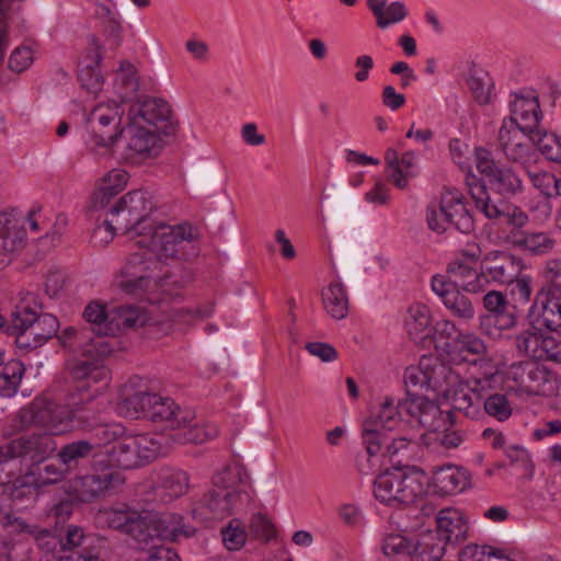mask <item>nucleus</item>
<instances>
[{"label": "nucleus", "instance_id": "obj_45", "mask_svg": "<svg viewBox=\"0 0 561 561\" xmlns=\"http://www.w3.org/2000/svg\"><path fill=\"white\" fill-rule=\"evenodd\" d=\"M556 239L547 232L525 233L515 240V244L535 255L549 254L556 247Z\"/></svg>", "mask_w": 561, "mask_h": 561}, {"label": "nucleus", "instance_id": "obj_32", "mask_svg": "<svg viewBox=\"0 0 561 561\" xmlns=\"http://www.w3.org/2000/svg\"><path fill=\"white\" fill-rule=\"evenodd\" d=\"M322 305L325 312L336 320L344 319L348 313V297L342 283L329 284L321 293Z\"/></svg>", "mask_w": 561, "mask_h": 561}, {"label": "nucleus", "instance_id": "obj_3", "mask_svg": "<svg viewBox=\"0 0 561 561\" xmlns=\"http://www.w3.org/2000/svg\"><path fill=\"white\" fill-rule=\"evenodd\" d=\"M199 232L191 224L176 226L159 225L148 227V232L139 236L136 244L150 249L167 265L178 261H187L198 254Z\"/></svg>", "mask_w": 561, "mask_h": 561}, {"label": "nucleus", "instance_id": "obj_21", "mask_svg": "<svg viewBox=\"0 0 561 561\" xmlns=\"http://www.w3.org/2000/svg\"><path fill=\"white\" fill-rule=\"evenodd\" d=\"M98 540L92 533L78 525H68L61 534V558L65 561H77L94 550Z\"/></svg>", "mask_w": 561, "mask_h": 561}, {"label": "nucleus", "instance_id": "obj_58", "mask_svg": "<svg viewBox=\"0 0 561 561\" xmlns=\"http://www.w3.org/2000/svg\"><path fill=\"white\" fill-rule=\"evenodd\" d=\"M213 311V306L203 310L201 308H170L164 310L167 317L172 322L188 323L192 319H204Z\"/></svg>", "mask_w": 561, "mask_h": 561}, {"label": "nucleus", "instance_id": "obj_9", "mask_svg": "<svg viewBox=\"0 0 561 561\" xmlns=\"http://www.w3.org/2000/svg\"><path fill=\"white\" fill-rule=\"evenodd\" d=\"M153 209L151 196L145 191H133L124 195L119 202L112 207L111 214L115 217V225L124 233L135 231L141 236L146 227L141 224Z\"/></svg>", "mask_w": 561, "mask_h": 561}, {"label": "nucleus", "instance_id": "obj_59", "mask_svg": "<svg viewBox=\"0 0 561 561\" xmlns=\"http://www.w3.org/2000/svg\"><path fill=\"white\" fill-rule=\"evenodd\" d=\"M83 317L91 324L90 328H95L99 334L107 332L108 325L106 321L108 314L105 313L104 306L98 302H90L84 309Z\"/></svg>", "mask_w": 561, "mask_h": 561}, {"label": "nucleus", "instance_id": "obj_53", "mask_svg": "<svg viewBox=\"0 0 561 561\" xmlns=\"http://www.w3.org/2000/svg\"><path fill=\"white\" fill-rule=\"evenodd\" d=\"M547 286L538 295L537 299L545 295L546 299L561 297V260H550L545 268Z\"/></svg>", "mask_w": 561, "mask_h": 561}, {"label": "nucleus", "instance_id": "obj_30", "mask_svg": "<svg viewBox=\"0 0 561 561\" xmlns=\"http://www.w3.org/2000/svg\"><path fill=\"white\" fill-rule=\"evenodd\" d=\"M26 230L21 219L0 214V254L15 252L25 247Z\"/></svg>", "mask_w": 561, "mask_h": 561}, {"label": "nucleus", "instance_id": "obj_60", "mask_svg": "<svg viewBox=\"0 0 561 561\" xmlns=\"http://www.w3.org/2000/svg\"><path fill=\"white\" fill-rule=\"evenodd\" d=\"M65 469L55 463H37V488L59 482Z\"/></svg>", "mask_w": 561, "mask_h": 561}, {"label": "nucleus", "instance_id": "obj_56", "mask_svg": "<svg viewBox=\"0 0 561 561\" xmlns=\"http://www.w3.org/2000/svg\"><path fill=\"white\" fill-rule=\"evenodd\" d=\"M386 430L377 426L373 421H365L363 424V440L366 446L367 454L371 457L379 454L382 445L386 443Z\"/></svg>", "mask_w": 561, "mask_h": 561}, {"label": "nucleus", "instance_id": "obj_43", "mask_svg": "<svg viewBox=\"0 0 561 561\" xmlns=\"http://www.w3.org/2000/svg\"><path fill=\"white\" fill-rule=\"evenodd\" d=\"M527 136L548 160L561 162V141L554 134H549L538 127L536 131L529 133Z\"/></svg>", "mask_w": 561, "mask_h": 561}, {"label": "nucleus", "instance_id": "obj_63", "mask_svg": "<svg viewBox=\"0 0 561 561\" xmlns=\"http://www.w3.org/2000/svg\"><path fill=\"white\" fill-rule=\"evenodd\" d=\"M34 54L31 47H18L9 58V68L14 72H22L31 66Z\"/></svg>", "mask_w": 561, "mask_h": 561}, {"label": "nucleus", "instance_id": "obj_27", "mask_svg": "<svg viewBox=\"0 0 561 561\" xmlns=\"http://www.w3.org/2000/svg\"><path fill=\"white\" fill-rule=\"evenodd\" d=\"M468 192L479 209L489 219H499L506 216L504 203H493L485 183L476 174L468 172L466 175Z\"/></svg>", "mask_w": 561, "mask_h": 561}, {"label": "nucleus", "instance_id": "obj_22", "mask_svg": "<svg viewBox=\"0 0 561 561\" xmlns=\"http://www.w3.org/2000/svg\"><path fill=\"white\" fill-rule=\"evenodd\" d=\"M508 125L516 126L524 135L536 131L540 122V106L537 96L515 95L511 103Z\"/></svg>", "mask_w": 561, "mask_h": 561}, {"label": "nucleus", "instance_id": "obj_36", "mask_svg": "<svg viewBox=\"0 0 561 561\" xmlns=\"http://www.w3.org/2000/svg\"><path fill=\"white\" fill-rule=\"evenodd\" d=\"M100 446L99 443L90 440H77L66 444L57 453L58 460L67 469L76 468L80 460L95 455V449Z\"/></svg>", "mask_w": 561, "mask_h": 561}, {"label": "nucleus", "instance_id": "obj_19", "mask_svg": "<svg viewBox=\"0 0 561 561\" xmlns=\"http://www.w3.org/2000/svg\"><path fill=\"white\" fill-rule=\"evenodd\" d=\"M407 394L408 397L400 401L403 415L410 416L430 431H436L443 416L439 407L423 396H412L410 391Z\"/></svg>", "mask_w": 561, "mask_h": 561}, {"label": "nucleus", "instance_id": "obj_7", "mask_svg": "<svg viewBox=\"0 0 561 561\" xmlns=\"http://www.w3.org/2000/svg\"><path fill=\"white\" fill-rule=\"evenodd\" d=\"M426 221L428 228L438 233L447 230L450 225L462 233H470L474 229V220L462 198L451 193L443 195L439 205L427 206Z\"/></svg>", "mask_w": 561, "mask_h": 561}, {"label": "nucleus", "instance_id": "obj_10", "mask_svg": "<svg viewBox=\"0 0 561 561\" xmlns=\"http://www.w3.org/2000/svg\"><path fill=\"white\" fill-rule=\"evenodd\" d=\"M82 410L80 403H73L72 407L61 404L47 393H43L37 398V430L41 428L50 435L61 434L70 428Z\"/></svg>", "mask_w": 561, "mask_h": 561}, {"label": "nucleus", "instance_id": "obj_4", "mask_svg": "<svg viewBox=\"0 0 561 561\" xmlns=\"http://www.w3.org/2000/svg\"><path fill=\"white\" fill-rule=\"evenodd\" d=\"M149 419L164 423L173 431L171 438L180 444H203L217 435L214 426L201 423L193 410L181 408L169 397L159 396Z\"/></svg>", "mask_w": 561, "mask_h": 561}, {"label": "nucleus", "instance_id": "obj_18", "mask_svg": "<svg viewBox=\"0 0 561 561\" xmlns=\"http://www.w3.org/2000/svg\"><path fill=\"white\" fill-rule=\"evenodd\" d=\"M481 268L489 280L511 284L519 276L523 264L519 259L506 252L494 251L483 257Z\"/></svg>", "mask_w": 561, "mask_h": 561}, {"label": "nucleus", "instance_id": "obj_49", "mask_svg": "<svg viewBox=\"0 0 561 561\" xmlns=\"http://www.w3.org/2000/svg\"><path fill=\"white\" fill-rule=\"evenodd\" d=\"M243 469L238 465H226L213 477V484L220 490H238L243 488Z\"/></svg>", "mask_w": 561, "mask_h": 561}, {"label": "nucleus", "instance_id": "obj_55", "mask_svg": "<svg viewBox=\"0 0 561 561\" xmlns=\"http://www.w3.org/2000/svg\"><path fill=\"white\" fill-rule=\"evenodd\" d=\"M428 308L424 305L411 306L408 310L407 328L410 335L419 336L430 327Z\"/></svg>", "mask_w": 561, "mask_h": 561}, {"label": "nucleus", "instance_id": "obj_52", "mask_svg": "<svg viewBox=\"0 0 561 561\" xmlns=\"http://www.w3.org/2000/svg\"><path fill=\"white\" fill-rule=\"evenodd\" d=\"M24 367L21 363L15 362L4 366L0 374V396L10 398L15 394L18 386L21 381Z\"/></svg>", "mask_w": 561, "mask_h": 561}, {"label": "nucleus", "instance_id": "obj_34", "mask_svg": "<svg viewBox=\"0 0 561 561\" xmlns=\"http://www.w3.org/2000/svg\"><path fill=\"white\" fill-rule=\"evenodd\" d=\"M157 400H159V394L150 392L147 388L134 390L133 392H126L122 409L133 419L140 416L149 419Z\"/></svg>", "mask_w": 561, "mask_h": 561}, {"label": "nucleus", "instance_id": "obj_35", "mask_svg": "<svg viewBox=\"0 0 561 561\" xmlns=\"http://www.w3.org/2000/svg\"><path fill=\"white\" fill-rule=\"evenodd\" d=\"M158 484L169 500H174L188 491L190 477L183 470L165 469L160 472Z\"/></svg>", "mask_w": 561, "mask_h": 561}, {"label": "nucleus", "instance_id": "obj_42", "mask_svg": "<svg viewBox=\"0 0 561 561\" xmlns=\"http://www.w3.org/2000/svg\"><path fill=\"white\" fill-rule=\"evenodd\" d=\"M133 448H136L139 466L154 460L163 453V445L159 436L140 434L133 436Z\"/></svg>", "mask_w": 561, "mask_h": 561}, {"label": "nucleus", "instance_id": "obj_1", "mask_svg": "<svg viewBox=\"0 0 561 561\" xmlns=\"http://www.w3.org/2000/svg\"><path fill=\"white\" fill-rule=\"evenodd\" d=\"M133 253L116 279V285L131 296L147 295L151 302L181 297L187 280L176 277L150 249Z\"/></svg>", "mask_w": 561, "mask_h": 561}, {"label": "nucleus", "instance_id": "obj_38", "mask_svg": "<svg viewBox=\"0 0 561 561\" xmlns=\"http://www.w3.org/2000/svg\"><path fill=\"white\" fill-rule=\"evenodd\" d=\"M61 534L48 529L37 531V561H65L61 558Z\"/></svg>", "mask_w": 561, "mask_h": 561}, {"label": "nucleus", "instance_id": "obj_51", "mask_svg": "<svg viewBox=\"0 0 561 561\" xmlns=\"http://www.w3.org/2000/svg\"><path fill=\"white\" fill-rule=\"evenodd\" d=\"M116 320L118 324L124 325L127 329L141 328L150 323V317L148 311L140 307L135 306H121L115 309Z\"/></svg>", "mask_w": 561, "mask_h": 561}, {"label": "nucleus", "instance_id": "obj_13", "mask_svg": "<svg viewBox=\"0 0 561 561\" xmlns=\"http://www.w3.org/2000/svg\"><path fill=\"white\" fill-rule=\"evenodd\" d=\"M492 377L493 374L483 378H460L459 383L444 396L450 400L454 411L461 412L468 419H477L481 414L483 391Z\"/></svg>", "mask_w": 561, "mask_h": 561}, {"label": "nucleus", "instance_id": "obj_2", "mask_svg": "<svg viewBox=\"0 0 561 561\" xmlns=\"http://www.w3.org/2000/svg\"><path fill=\"white\" fill-rule=\"evenodd\" d=\"M96 518L108 528L129 537L141 549L163 540L176 541V531L184 522L176 514L159 515L129 506L100 510Z\"/></svg>", "mask_w": 561, "mask_h": 561}, {"label": "nucleus", "instance_id": "obj_20", "mask_svg": "<svg viewBox=\"0 0 561 561\" xmlns=\"http://www.w3.org/2000/svg\"><path fill=\"white\" fill-rule=\"evenodd\" d=\"M34 305V295L27 293L15 306L11 322L7 328V333L15 336V343L20 348L32 350V340L25 333L35 322Z\"/></svg>", "mask_w": 561, "mask_h": 561}, {"label": "nucleus", "instance_id": "obj_39", "mask_svg": "<svg viewBox=\"0 0 561 561\" xmlns=\"http://www.w3.org/2000/svg\"><path fill=\"white\" fill-rule=\"evenodd\" d=\"M367 4L377 19V25L381 28L400 22L407 16V10L402 2H392L386 7L385 1L368 0Z\"/></svg>", "mask_w": 561, "mask_h": 561}, {"label": "nucleus", "instance_id": "obj_29", "mask_svg": "<svg viewBox=\"0 0 561 561\" xmlns=\"http://www.w3.org/2000/svg\"><path fill=\"white\" fill-rule=\"evenodd\" d=\"M0 456L5 461L18 459L19 470H34L35 468V434L22 435L12 439L0 448Z\"/></svg>", "mask_w": 561, "mask_h": 561}, {"label": "nucleus", "instance_id": "obj_26", "mask_svg": "<svg viewBox=\"0 0 561 561\" xmlns=\"http://www.w3.org/2000/svg\"><path fill=\"white\" fill-rule=\"evenodd\" d=\"M436 531L449 545L465 540L468 526L463 514L453 507L443 508L436 515Z\"/></svg>", "mask_w": 561, "mask_h": 561}, {"label": "nucleus", "instance_id": "obj_28", "mask_svg": "<svg viewBox=\"0 0 561 561\" xmlns=\"http://www.w3.org/2000/svg\"><path fill=\"white\" fill-rule=\"evenodd\" d=\"M129 179L123 169L111 170L100 182L91 197V208L99 210L105 208L111 199L124 190Z\"/></svg>", "mask_w": 561, "mask_h": 561}, {"label": "nucleus", "instance_id": "obj_31", "mask_svg": "<svg viewBox=\"0 0 561 561\" xmlns=\"http://www.w3.org/2000/svg\"><path fill=\"white\" fill-rule=\"evenodd\" d=\"M432 479L437 492L442 494L460 492L469 484L467 471L453 465L436 469Z\"/></svg>", "mask_w": 561, "mask_h": 561}, {"label": "nucleus", "instance_id": "obj_62", "mask_svg": "<svg viewBox=\"0 0 561 561\" xmlns=\"http://www.w3.org/2000/svg\"><path fill=\"white\" fill-rule=\"evenodd\" d=\"M56 336L62 346L80 350V344L90 339V331L89 328H83L81 330L67 328L60 335Z\"/></svg>", "mask_w": 561, "mask_h": 561}, {"label": "nucleus", "instance_id": "obj_25", "mask_svg": "<svg viewBox=\"0 0 561 561\" xmlns=\"http://www.w3.org/2000/svg\"><path fill=\"white\" fill-rule=\"evenodd\" d=\"M446 352L455 362H473L486 353V345L482 339L472 332H458L447 343Z\"/></svg>", "mask_w": 561, "mask_h": 561}, {"label": "nucleus", "instance_id": "obj_40", "mask_svg": "<svg viewBox=\"0 0 561 561\" xmlns=\"http://www.w3.org/2000/svg\"><path fill=\"white\" fill-rule=\"evenodd\" d=\"M90 339L80 344V351L83 355L99 358L110 355L114 351V339H106L111 328H107L106 333H98L95 328H89Z\"/></svg>", "mask_w": 561, "mask_h": 561}, {"label": "nucleus", "instance_id": "obj_5", "mask_svg": "<svg viewBox=\"0 0 561 561\" xmlns=\"http://www.w3.org/2000/svg\"><path fill=\"white\" fill-rule=\"evenodd\" d=\"M125 105L115 100L101 102L93 106L87 117V144L95 154L112 153L121 139L124 127L122 118Z\"/></svg>", "mask_w": 561, "mask_h": 561}, {"label": "nucleus", "instance_id": "obj_23", "mask_svg": "<svg viewBox=\"0 0 561 561\" xmlns=\"http://www.w3.org/2000/svg\"><path fill=\"white\" fill-rule=\"evenodd\" d=\"M524 134L516 126L508 125L504 119L499 130V148L512 163H526L530 159V147L524 139Z\"/></svg>", "mask_w": 561, "mask_h": 561}, {"label": "nucleus", "instance_id": "obj_61", "mask_svg": "<svg viewBox=\"0 0 561 561\" xmlns=\"http://www.w3.org/2000/svg\"><path fill=\"white\" fill-rule=\"evenodd\" d=\"M37 327L41 332H37V344L46 342L47 340L57 335L59 329V321L50 313L37 314Z\"/></svg>", "mask_w": 561, "mask_h": 561}, {"label": "nucleus", "instance_id": "obj_57", "mask_svg": "<svg viewBox=\"0 0 561 561\" xmlns=\"http://www.w3.org/2000/svg\"><path fill=\"white\" fill-rule=\"evenodd\" d=\"M382 551L388 557L410 558L412 557V546L401 535H389L385 538Z\"/></svg>", "mask_w": 561, "mask_h": 561}, {"label": "nucleus", "instance_id": "obj_37", "mask_svg": "<svg viewBox=\"0 0 561 561\" xmlns=\"http://www.w3.org/2000/svg\"><path fill=\"white\" fill-rule=\"evenodd\" d=\"M134 438L125 437L116 440L107 450L110 461L113 466L131 469L139 467L136 448H133Z\"/></svg>", "mask_w": 561, "mask_h": 561}, {"label": "nucleus", "instance_id": "obj_64", "mask_svg": "<svg viewBox=\"0 0 561 561\" xmlns=\"http://www.w3.org/2000/svg\"><path fill=\"white\" fill-rule=\"evenodd\" d=\"M541 352L542 357L547 356L548 358L561 363V334L560 333H549L541 335Z\"/></svg>", "mask_w": 561, "mask_h": 561}, {"label": "nucleus", "instance_id": "obj_47", "mask_svg": "<svg viewBox=\"0 0 561 561\" xmlns=\"http://www.w3.org/2000/svg\"><path fill=\"white\" fill-rule=\"evenodd\" d=\"M516 324V317L506 309L496 314H486L480 319L482 332L491 337H497L503 330L511 329Z\"/></svg>", "mask_w": 561, "mask_h": 561}, {"label": "nucleus", "instance_id": "obj_50", "mask_svg": "<svg viewBox=\"0 0 561 561\" xmlns=\"http://www.w3.org/2000/svg\"><path fill=\"white\" fill-rule=\"evenodd\" d=\"M222 543L229 551H239L247 541L244 523L233 518L220 530Z\"/></svg>", "mask_w": 561, "mask_h": 561}, {"label": "nucleus", "instance_id": "obj_6", "mask_svg": "<svg viewBox=\"0 0 561 561\" xmlns=\"http://www.w3.org/2000/svg\"><path fill=\"white\" fill-rule=\"evenodd\" d=\"M426 484L427 478L422 469L394 468L376 478L374 494L387 505L411 504L425 493Z\"/></svg>", "mask_w": 561, "mask_h": 561}, {"label": "nucleus", "instance_id": "obj_44", "mask_svg": "<svg viewBox=\"0 0 561 561\" xmlns=\"http://www.w3.org/2000/svg\"><path fill=\"white\" fill-rule=\"evenodd\" d=\"M403 416V411L400 409V401L394 405V401L387 397L380 404L377 413H371L365 421H373L376 427L379 426L386 431H392Z\"/></svg>", "mask_w": 561, "mask_h": 561}, {"label": "nucleus", "instance_id": "obj_54", "mask_svg": "<svg viewBox=\"0 0 561 561\" xmlns=\"http://www.w3.org/2000/svg\"><path fill=\"white\" fill-rule=\"evenodd\" d=\"M482 405L488 415L499 421H505L512 415V405L505 394L494 393L485 398L483 392Z\"/></svg>", "mask_w": 561, "mask_h": 561}, {"label": "nucleus", "instance_id": "obj_16", "mask_svg": "<svg viewBox=\"0 0 561 561\" xmlns=\"http://www.w3.org/2000/svg\"><path fill=\"white\" fill-rule=\"evenodd\" d=\"M432 289L454 317L463 321L474 317L472 301L460 291L456 282L449 280L446 276L436 275L432 279Z\"/></svg>", "mask_w": 561, "mask_h": 561}, {"label": "nucleus", "instance_id": "obj_33", "mask_svg": "<svg viewBox=\"0 0 561 561\" xmlns=\"http://www.w3.org/2000/svg\"><path fill=\"white\" fill-rule=\"evenodd\" d=\"M449 545L435 533L422 535L412 545V561H440Z\"/></svg>", "mask_w": 561, "mask_h": 561}, {"label": "nucleus", "instance_id": "obj_12", "mask_svg": "<svg viewBox=\"0 0 561 561\" xmlns=\"http://www.w3.org/2000/svg\"><path fill=\"white\" fill-rule=\"evenodd\" d=\"M124 483L125 477L118 470L108 467L99 473L76 478L71 488L79 502L91 503L117 491Z\"/></svg>", "mask_w": 561, "mask_h": 561}, {"label": "nucleus", "instance_id": "obj_48", "mask_svg": "<svg viewBox=\"0 0 561 561\" xmlns=\"http://www.w3.org/2000/svg\"><path fill=\"white\" fill-rule=\"evenodd\" d=\"M541 335L542 332L531 327L515 337V345L520 355L541 358Z\"/></svg>", "mask_w": 561, "mask_h": 561}, {"label": "nucleus", "instance_id": "obj_15", "mask_svg": "<svg viewBox=\"0 0 561 561\" xmlns=\"http://www.w3.org/2000/svg\"><path fill=\"white\" fill-rule=\"evenodd\" d=\"M129 138L125 151V160L131 163H141L147 159L157 157L162 148L161 138L157 131L144 125L128 124Z\"/></svg>", "mask_w": 561, "mask_h": 561}, {"label": "nucleus", "instance_id": "obj_8", "mask_svg": "<svg viewBox=\"0 0 561 561\" xmlns=\"http://www.w3.org/2000/svg\"><path fill=\"white\" fill-rule=\"evenodd\" d=\"M474 156L478 171L488 179L490 187L495 193L510 198L523 192V179L514 168L500 165L485 148H476Z\"/></svg>", "mask_w": 561, "mask_h": 561}, {"label": "nucleus", "instance_id": "obj_17", "mask_svg": "<svg viewBox=\"0 0 561 561\" xmlns=\"http://www.w3.org/2000/svg\"><path fill=\"white\" fill-rule=\"evenodd\" d=\"M512 375L518 388L528 394H545L547 385L551 381L550 371L537 362H520L513 365Z\"/></svg>", "mask_w": 561, "mask_h": 561}, {"label": "nucleus", "instance_id": "obj_11", "mask_svg": "<svg viewBox=\"0 0 561 561\" xmlns=\"http://www.w3.org/2000/svg\"><path fill=\"white\" fill-rule=\"evenodd\" d=\"M251 495L244 489L220 490L218 488L208 491L199 501L198 507L193 513H198L205 519L222 518L249 506Z\"/></svg>", "mask_w": 561, "mask_h": 561}, {"label": "nucleus", "instance_id": "obj_41", "mask_svg": "<svg viewBox=\"0 0 561 561\" xmlns=\"http://www.w3.org/2000/svg\"><path fill=\"white\" fill-rule=\"evenodd\" d=\"M115 85L117 87L118 102L126 105L127 99L139 88L137 71L131 64L127 61L121 64L115 76Z\"/></svg>", "mask_w": 561, "mask_h": 561}, {"label": "nucleus", "instance_id": "obj_24", "mask_svg": "<svg viewBox=\"0 0 561 561\" xmlns=\"http://www.w3.org/2000/svg\"><path fill=\"white\" fill-rule=\"evenodd\" d=\"M422 369L427 377V389L445 394L460 381L459 373L436 357H422Z\"/></svg>", "mask_w": 561, "mask_h": 561}, {"label": "nucleus", "instance_id": "obj_14", "mask_svg": "<svg viewBox=\"0 0 561 561\" xmlns=\"http://www.w3.org/2000/svg\"><path fill=\"white\" fill-rule=\"evenodd\" d=\"M170 105L162 99H138L128 107V124L154 127V130L168 134L171 119Z\"/></svg>", "mask_w": 561, "mask_h": 561}, {"label": "nucleus", "instance_id": "obj_46", "mask_svg": "<svg viewBox=\"0 0 561 561\" xmlns=\"http://www.w3.org/2000/svg\"><path fill=\"white\" fill-rule=\"evenodd\" d=\"M4 492L10 495L13 502L32 496L35 493V471L19 470L18 477L5 485Z\"/></svg>", "mask_w": 561, "mask_h": 561}]
</instances>
